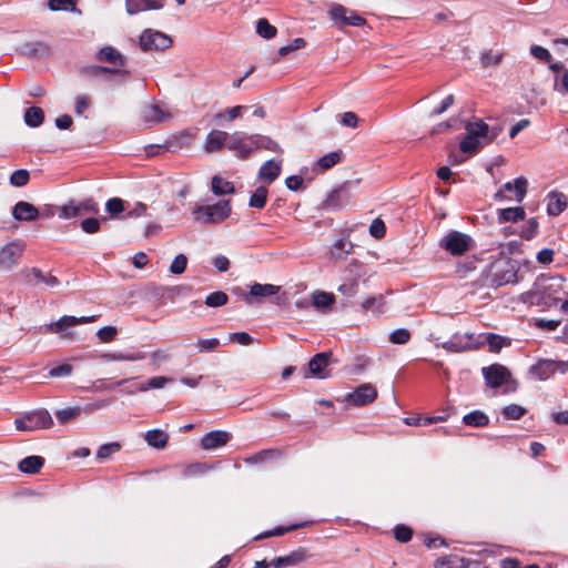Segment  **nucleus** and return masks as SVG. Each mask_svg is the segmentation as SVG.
<instances>
[{
    "instance_id": "f03ea898",
    "label": "nucleus",
    "mask_w": 568,
    "mask_h": 568,
    "mask_svg": "<svg viewBox=\"0 0 568 568\" xmlns=\"http://www.w3.org/2000/svg\"><path fill=\"white\" fill-rule=\"evenodd\" d=\"M439 246L454 256L463 255L474 247V240L470 235L449 231L439 241Z\"/></svg>"
},
{
    "instance_id": "bb28decb",
    "label": "nucleus",
    "mask_w": 568,
    "mask_h": 568,
    "mask_svg": "<svg viewBox=\"0 0 568 568\" xmlns=\"http://www.w3.org/2000/svg\"><path fill=\"white\" fill-rule=\"evenodd\" d=\"M251 144L253 145V151L258 149H264L272 152L282 153L283 149L280 146V144L271 139L267 135L263 134H251Z\"/></svg>"
},
{
    "instance_id": "6ab92c4d",
    "label": "nucleus",
    "mask_w": 568,
    "mask_h": 568,
    "mask_svg": "<svg viewBox=\"0 0 568 568\" xmlns=\"http://www.w3.org/2000/svg\"><path fill=\"white\" fill-rule=\"evenodd\" d=\"M231 439V434L225 430H212L206 433L200 442L204 450H212L225 446Z\"/></svg>"
},
{
    "instance_id": "2eb2a0df",
    "label": "nucleus",
    "mask_w": 568,
    "mask_h": 568,
    "mask_svg": "<svg viewBox=\"0 0 568 568\" xmlns=\"http://www.w3.org/2000/svg\"><path fill=\"white\" fill-rule=\"evenodd\" d=\"M377 398V389L371 383H365L356 387L346 395V400L353 406H365Z\"/></svg>"
},
{
    "instance_id": "f3484780",
    "label": "nucleus",
    "mask_w": 568,
    "mask_h": 568,
    "mask_svg": "<svg viewBox=\"0 0 568 568\" xmlns=\"http://www.w3.org/2000/svg\"><path fill=\"white\" fill-rule=\"evenodd\" d=\"M351 200V192L346 184L333 190L324 201V207L331 211H337L345 207Z\"/></svg>"
},
{
    "instance_id": "c9c22d12",
    "label": "nucleus",
    "mask_w": 568,
    "mask_h": 568,
    "mask_svg": "<svg viewBox=\"0 0 568 568\" xmlns=\"http://www.w3.org/2000/svg\"><path fill=\"white\" fill-rule=\"evenodd\" d=\"M44 464L41 456H28L19 463V470L26 474H37Z\"/></svg>"
},
{
    "instance_id": "9b49d317",
    "label": "nucleus",
    "mask_w": 568,
    "mask_h": 568,
    "mask_svg": "<svg viewBox=\"0 0 568 568\" xmlns=\"http://www.w3.org/2000/svg\"><path fill=\"white\" fill-rule=\"evenodd\" d=\"M251 134L243 131H235L229 134L227 149L235 153L241 160H246L253 153Z\"/></svg>"
},
{
    "instance_id": "c85d7f7f",
    "label": "nucleus",
    "mask_w": 568,
    "mask_h": 568,
    "mask_svg": "<svg viewBox=\"0 0 568 568\" xmlns=\"http://www.w3.org/2000/svg\"><path fill=\"white\" fill-rule=\"evenodd\" d=\"M26 278L29 283L40 284L43 283L48 286H57L59 285V280L52 275H45L41 270L37 267H32L26 271Z\"/></svg>"
},
{
    "instance_id": "a18cd8bd",
    "label": "nucleus",
    "mask_w": 568,
    "mask_h": 568,
    "mask_svg": "<svg viewBox=\"0 0 568 568\" xmlns=\"http://www.w3.org/2000/svg\"><path fill=\"white\" fill-rule=\"evenodd\" d=\"M48 8L51 11H71L81 13L77 8L75 0H48Z\"/></svg>"
},
{
    "instance_id": "4be33fe9",
    "label": "nucleus",
    "mask_w": 568,
    "mask_h": 568,
    "mask_svg": "<svg viewBox=\"0 0 568 568\" xmlns=\"http://www.w3.org/2000/svg\"><path fill=\"white\" fill-rule=\"evenodd\" d=\"M141 116L146 123H160L171 119V114L158 104H148L141 111Z\"/></svg>"
},
{
    "instance_id": "49530a36",
    "label": "nucleus",
    "mask_w": 568,
    "mask_h": 568,
    "mask_svg": "<svg viewBox=\"0 0 568 568\" xmlns=\"http://www.w3.org/2000/svg\"><path fill=\"white\" fill-rule=\"evenodd\" d=\"M268 191L265 186H258L250 197L248 205L255 209H263L266 205Z\"/></svg>"
},
{
    "instance_id": "f8f14e48",
    "label": "nucleus",
    "mask_w": 568,
    "mask_h": 568,
    "mask_svg": "<svg viewBox=\"0 0 568 568\" xmlns=\"http://www.w3.org/2000/svg\"><path fill=\"white\" fill-rule=\"evenodd\" d=\"M331 19L339 27L353 26L362 27L366 20L355 11L345 8L342 4H333L328 11Z\"/></svg>"
},
{
    "instance_id": "7ed1b4c3",
    "label": "nucleus",
    "mask_w": 568,
    "mask_h": 568,
    "mask_svg": "<svg viewBox=\"0 0 568 568\" xmlns=\"http://www.w3.org/2000/svg\"><path fill=\"white\" fill-rule=\"evenodd\" d=\"M18 430L33 432L49 428L52 425V418L47 410H36L14 420Z\"/></svg>"
},
{
    "instance_id": "338daca9",
    "label": "nucleus",
    "mask_w": 568,
    "mask_h": 568,
    "mask_svg": "<svg viewBox=\"0 0 568 568\" xmlns=\"http://www.w3.org/2000/svg\"><path fill=\"white\" fill-rule=\"evenodd\" d=\"M187 265V258L184 254H179L174 257L173 262L170 265V272L173 274H182Z\"/></svg>"
},
{
    "instance_id": "7c9ffc66",
    "label": "nucleus",
    "mask_w": 568,
    "mask_h": 568,
    "mask_svg": "<svg viewBox=\"0 0 568 568\" xmlns=\"http://www.w3.org/2000/svg\"><path fill=\"white\" fill-rule=\"evenodd\" d=\"M83 73L98 74V73H112L120 78L119 83H123L130 77V71L126 69L109 68L103 65H90L83 69Z\"/></svg>"
},
{
    "instance_id": "b1692460",
    "label": "nucleus",
    "mask_w": 568,
    "mask_h": 568,
    "mask_svg": "<svg viewBox=\"0 0 568 568\" xmlns=\"http://www.w3.org/2000/svg\"><path fill=\"white\" fill-rule=\"evenodd\" d=\"M97 59L99 61L120 67L126 63V58L119 50L111 45L101 48L97 53Z\"/></svg>"
},
{
    "instance_id": "13d9d810",
    "label": "nucleus",
    "mask_w": 568,
    "mask_h": 568,
    "mask_svg": "<svg viewBox=\"0 0 568 568\" xmlns=\"http://www.w3.org/2000/svg\"><path fill=\"white\" fill-rule=\"evenodd\" d=\"M121 449V445L116 442L103 444L97 452L98 459H106L112 454L118 453Z\"/></svg>"
},
{
    "instance_id": "cd10ccee",
    "label": "nucleus",
    "mask_w": 568,
    "mask_h": 568,
    "mask_svg": "<svg viewBox=\"0 0 568 568\" xmlns=\"http://www.w3.org/2000/svg\"><path fill=\"white\" fill-rule=\"evenodd\" d=\"M281 162L274 160L266 161L258 170V178L266 183H273L281 174Z\"/></svg>"
},
{
    "instance_id": "f704fd0d",
    "label": "nucleus",
    "mask_w": 568,
    "mask_h": 568,
    "mask_svg": "<svg viewBox=\"0 0 568 568\" xmlns=\"http://www.w3.org/2000/svg\"><path fill=\"white\" fill-rule=\"evenodd\" d=\"M567 207L566 196L562 193H551L547 204L549 215L557 216Z\"/></svg>"
},
{
    "instance_id": "a211bd4d",
    "label": "nucleus",
    "mask_w": 568,
    "mask_h": 568,
    "mask_svg": "<svg viewBox=\"0 0 568 568\" xmlns=\"http://www.w3.org/2000/svg\"><path fill=\"white\" fill-rule=\"evenodd\" d=\"M229 134L216 129L210 131L204 140L203 150L211 154L221 151L224 146L227 148Z\"/></svg>"
},
{
    "instance_id": "72a5a7b5",
    "label": "nucleus",
    "mask_w": 568,
    "mask_h": 568,
    "mask_svg": "<svg viewBox=\"0 0 568 568\" xmlns=\"http://www.w3.org/2000/svg\"><path fill=\"white\" fill-rule=\"evenodd\" d=\"M531 372L539 379H547L557 372V361L545 359L532 366Z\"/></svg>"
},
{
    "instance_id": "603ef678",
    "label": "nucleus",
    "mask_w": 568,
    "mask_h": 568,
    "mask_svg": "<svg viewBox=\"0 0 568 568\" xmlns=\"http://www.w3.org/2000/svg\"><path fill=\"white\" fill-rule=\"evenodd\" d=\"M503 57L504 54L501 52H493V50H486L480 55V62L485 68L490 65H499Z\"/></svg>"
},
{
    "instance_id": "2f4dec72",
    "label": "nucleus",
    "mask_w": 568,
    "mask_h": 568,
    "mask_svg": "<svg viewBox=\"0 0 568 568\" xmlns=\"http://www.w3.org/2000/svg\"><path fill=\"white\" fill-rule=\"evenodd\" d=\"M497 214H498V221L500 223H503V222L516 223L518 221H523L526 216V212H525L524 207H521V206L499 209L497 211Z\"/></svg>"
},
{
    "instance_id": "aec40b11",
    "label": "nucleus",
    "mask_w": 568,
    "mask_h": 568,
    "mask_svg": "<svg viewBox=\"0 0 568 568\" xmlns=\"http://www.w3.org/2000/svg\"><path fill=\"white\" fill-rule=\"evenodd\" d=\"M12 216L19 222H33L40 217V211L29 202L19 201L12 207Z\"/></svg>"
},
{
    "instance_id": "c03bdc74",
    "label": "nucleus",
    "mask_w": 568,
    "mask_h": 568,
    "mask_svg": "<svg viewBox=\"0 0 568 568\" xmlns=\"http://www.w3.org/2000/svg\"><path fill=\"white\" fill-rule=\"evenodd\" d=\"M342 162V151H333L323 155L317 161V166L322 171H326Z\"/></svg>"
},
{
    "instance_id": "bf43d9fd",
    "label": "nucleus",
    "mask_w": 568,
    "mask_h": 568,
    "mask_svg": "<svg viewBox=\"0 0 568 568\" xmlns=\"http://www.w3.org/2000/svg\"><path fill=\"white\" fill-rule=\"evenodd\" d=\"M106 219L101 220L95 217H88L81 222V229L84 233L94 234L100 230L101 222H105Z\"/></svg>"
},
{
    "instance_id": "0e129e2a",
    "label": "nucleus",
    "mask_w": 568,
    "mask_h": 568,
    "mask_svg": "<svg viewBox=\"0 0 568 568\" xmlns=\"http://www.w3.org/2000/svg\"><path fill=\"white\" fill-rule=\"evenodd\" d=\"M111 404H112V399H110V398L98 399L95 402L85 404L81 409L85 414H92L97 410L109 407Z\"/></svg>"
},
{
    "instance_id": "f257e3e1",
    "label": "nucleus",
    "mask_w": 568,
    "mask_h": 568,
    "mask_svg": "<svg viewBox=\"0 0 568 568\" xmlns=\"http://www.w3.org/2000/svg\"><path fill=\"white\" fill-rule=\"evenodd\" d=\"M230 200H222L213 205H195L192 210L194 220L200 224H216L230 216Z\"/></svg>"
},
{
    "instance_id": "a19ab883",
    "label": "nucleus",
    "mask_w": 568,
    "mask_h": 568,
    "mask_svg": "<svg viewBox=\"0 0 568 568\" xmlns=\"http://www.w3.org/2000/svg\"><path fill=\"white\" fill-rule=\"evenodd\" d=\"M463 422L467 426L484 427L489 423V417L481 410H473L463 417Z\"/></svg>"
},
{
    "instance_id": "680f3d73",
    "label": "nucleus",
    "mask_w": 568,
    "mask_h": 568,
    "mask_svg": "<svg viewBox=\"0 0 568 568\" xmlns=\"http://www.w3.org/2000/svg\"><path fill=\"white\" fill-rule=\"evenodd\" d=\"M530 54L535 59L545 63H550L552 60V55L550 54V52L546 48L538 44L530 45Z\"/></svg>"
},
{
    "instance_id": "37998d69",
    "label": "nucleus",
    "mask_w": 568,
    "mask_h": 568,
    "mask_svg": "<svg viewBox=\"0 0 568 568\" xmlns=\"http://www.w3.org/2000/svg\"><path fill=\"white\" fill-rule=\"evenodd\" d=\"M44 113L39 106H30L24 112V122L31 128H37L42 124Z\"/></svg>"
},
{
    "instance_id": "6e6d98bb",
    "label": "nucleus",
    "mask_w": 568,
    "mask_h": 568,
    "mask_svg": "<svg viewBox=\"0 0 568 568\" xmlns=\"http://www.w3.org/2000/svg\"><path fill=\"white\" fill-rule=\"evenodd\" d=\"M383 305H384V297L382 295L371 296L362 303L363 310L372 311L374 313H381Z\"/></svg>"
},
{
    "instance_id": "473e14b6",
    "label": "nucleus",
    "mask_w": 568,
    "mask_h": 568,
    "mask_svg": "<svg viewBox=\"0 0 568 568\" xmlns=\"http://www.w3.org/2000/svg\"><path fill=\"white\" fill-rule=\"evenodd\" d=\"M145 357L144 353H103L100 358L104 362H136Z\"/></svg>"
},
{
    "instance_id": "0eeeda50",
    "label": "nucleus",
    "mask_w": 568,
    "mask_h": 568,
    "mask_svg": "<svg viewBox=\"0 0 568 568\" xmlns=\"http://www.w3.org/2000/svg\"><path fill=\"white\" fill-rule=\"evenodd\" d=\"M139 43L142 51L165 50L171 47L172 40L163 32L146 29L140 36Z\"/></svg>"
},
{
    "instance_id": "58836bf2",
    "label": "nucleus",
    "mask_w": 568,
    "mask_h": 568,
    "mask_svg": "<svg viewBox=\"0 0 568 568\" xmlns=\"http://www.w3.org/2000/svg\"><path fill=\"white\" fill-rule=\"evenodd\" d=\"M476 342L479 343V346L487 344L491 352H499L506 344V339L504 337L494 333H487L483 336H479Z\"/></svg>"
},
{
    "instance_id": "864d4df0",
    "label": "nucleus",
    "mask_w": 568,
    "mask_h": 568,
    "mask_svg": "<svg viewBox=\"0 0 568 568\" xmlns=\"http://www.w3.org/2000/svg\"><path fill=\"white\" fill-rule=\"evenodd\" d=\"M105 210L111 216L116 217L120 213L125 211V201L120 197H112L106 201Z\"/></svg>"
},
{
    "instance_id": "e2e57ef3",
    "label": "nucleus",
    "mask_w": 568,
    "mask_h": 568,
    "mask_svg": "<svg viewBox=\"0 0 568 568\" xmlns=\"http://www.w3.org/2000/svg\"><path fill=\"white\" fill-rule=\"evenodd\" d=\"M357 290H358V281L355 277L349 278L348 281H346L345 283L341 284L337 287V291L347 297L354 296L357 293Z\"/></svg>"
},
{
    "instance_id": "ea45409f",
    "label": "nucleus",
    "mask_w": 568,
    "mask_h": 568,
    "mask_svg": "<svg viewBox=\"0 0 568 568\" xmlns=\"http://www.w3.org/2000/svg\"><path fill=\"white\" fill-rule=\"evenodd\" d=\"M335 302V296L327 292H315L313 294L312 304L317 310L326 311L332 307Z\"/></svg>"
},
{
    "instance_id": "39448f33",
    "label": "nucleus",
    "mask_w": 568,
    "mask_h": 568,
    "mask_svg": "<svg viewBox=\"0 0 568 568\" xmlns=\"http://www.w3.org/2000/svg\"><path fill=\"white\" fill-rule=\"evenodd\" d=\"M98 214L99 213V205L98 203L89 197L84 199L82 201H70L69 203L64 204L60 209L59 216L61 219H71L75 217L82 214Z\"/></svg>"
},
{
    "instance_id": "4468645a",
    "label": "nucleus",
    "mask_w": 568,
    "mask_h": 568,
    "mask_svg": "<svg viewBox=\"0 0 568 568\" xmlns=\"http://www.w3.org/2000/svg\"><path fill=\"white\" fill-rule=\"evenodd\" d=\"M281 287L274 284L255 283L250 287L247 293L241 292V296L248 305L261 303L263 298L274 296L280 292Z\"/></svg>"
},
{
    "instance_id": "4c0bfd02",
    "label": "nucleus",
    "mask_w": 568,
    "mask_h": 568,
    "mask_svg": "<svg viewBox=\"0 0 568 568\" xmlns=\"http://www.w3.org/2000/svg\"><path fill=\"white\" fill-rule=\"evenodd\" d=\"M353 247H354V245L349 240H347L345 237L338 239L337 241L334 242V244L332 246L331 255L335 260L343 258L347 254L352 253Z\"/></svg>"
},
{
    "instance_id": "9d476101",
    "label": "nucleus",
    "mask_w": 568,
    "mask_h": 568,
    "mask_svg": "<svg viewBox=\"0 0 568 568\" xmlns=\"http://www.w3.org/2000/svg\"><path fill=\"white\" fill-rule=\"evenodd\" d=\"M97 320L95 315L91 316H69L64 315L57 322H52L45 326L48 332L51 333H62V338L70 339L72 337L71 333H65L68 328L73 327L79 324H88L92 323Z\"/></svg>"
},
{
    "instance_id": "ddd939ff",
    "label": "nucleus",
    "mask_w": 568,
    "mask_h": 568,
    "mask_svg": "<svg viewBox=\"0 0 568 568\" xmlns=\"http://www.w3.org/2000/svg\"><path fill=\"white\" fill-rule=\"evenodd\" d=\"M475 334L473 333H456L448 341L444 342L440 346L450 353H460L469 349H477L479 343L476 342Z\"/></svg>"
},
{
    "instance_id": "6e6552de",
    "label": "nucleus",
    "mask_w": 568,
    "mask_h": 568,
    "mask_svg": "<svg viewBox=\"0 0 568 568\" xmlns=\"http://www.w3.org/2000/svg\"><path fill=\"white\" fill-rule=\"evenodd\" d=\"M24 248V243L18 240L4 244L0 248V268L9 271L17 265Z\"/></svg>"
},
{
    "instance_id": "1a4fd4ad",
    "label": "nucleus",
    "mask_w": 568,
    "mask_h": 568,
    "mask_svg": "<svg viewBox=\"0 0 568 568\" xmlns=\"http://www.w3.org/2000/svg\"><path fill=\"white\" fill-rule=\"evenodd\" d=\"M465 130L466 133L478 140H483L486 144L491 143L501 132L500 128H489L481 119L468 121L465 125Z\"/></svg>"
},
{
    "instance_id": "393cba45",
    "label": "nucleus",
    "mask_w": 568,
    "mask_h": 568,
    "mask_svg": "<svg viewBox=\"0 0 568 568\" xmlns=\"http://www.w3.org/2000/svg\"><path fill=\"white\" fill-rule=\"evenodd\" d=\"M247 110L246 105H235L232 108H227L222 110L213 115V121L217 125H223L229 122H233L234 120L241 118L243 113Z\"/></svg>"
},
{
    "instance_id": "69168bd1",
    "label": "nucleus",
    "mask_w": 568,
    "mask_h": 568,
    "mask_svg": "<svg viewBox=\"0 0 568 568\" xmlns=\"http://www.w3.org/2000/svg\"><path fill=\"white\" fill-rule=\"evenodd\" d=\"M538 232V222L535 217H531L527 221L526 225L523 227L520 236L525 240H531Z\"/></svg>"
},
{
    "instance_id": "5701e85b",
    "label": "nucleus",
    "mask_w": 568,
    "mask_h": 568,
    "mask_svg": "<svg viewBox=\"0 0 568 568\" xmlns=\"http://www.w3.org/2000/svg\"><path fill=\"white\" fill-rule=\"evenodd\" d=\"M307 558V554L305 549H297L295 551H292L291 554L282 557H277L272 560L270 566L274 568H285L288 566H295L300 562H302L304 559Z\"/></svg>"
},
{
    "instance_id": "423d86ee",
    "label": "nucleus",
    "mask_w": 568,
    "mask_h": 568,
    "mask_svg": "<svg viewBox=\"0 0 568 568\" xmlns=\"http://www.w3.org/2000/svg\"><path fill=\"white\" fill-rule=\"evenodd\" d=\"M542 298L549 305H557L561 301L560 294H565V278L560 275L550 276L540 284Z\"/></svg>"
},
{
    "instance_id": "4d7b16f0",
    "label": "nucleus",
    "mask_w": 568,
    "mask_h": 568,
    "mask_svg": "<svg viewBox=\"0 0 568 568\" xmlns=\"http://www.w3.org/2000/svg\"><path fill=\"white\" fill-rule=\"evenodd\" d=\"M410 341V332L406 328H397L389 334V342L397 345H405Z\"/></svg>"
},
{
    "instance_id": "412c9836",
    "label": "nucleus",
    "mask_w": 568,
    "mask_h": 568,
    "mask_svg": "<svg viewBox=\"0 0 568 568\" xmlns=\"http://www.w3.org/2000/svg\"><path fill=\"white\" fill-rule=\"evenodd\" d=\"M164 0H125V9L129 14H136L146 10H159L163 8Z\"/></svg>"
},
{
    "instance_id": "09e8293b",
    "label": "nucleus",
    "mask_w": 568,
    "mask_h": 568,
    "mask_svg": "<svg viewBox=\"0 0 568 568\" xmlns=\"http://www.w3.org/2000/svg\"><path fill=\"white\" fill-rule=\"evenodd\" d=\"M276 28L266 19L262 18L256 22V33L264 39H272L276 36Z\"/></svg>"
},
{
    "instance_id": "20e7f679",
    "label": "nucleus",
    "mask_w": 568,
    "mask_h": 568,
    "mask_svg": "<svg viewBox=\"0 0 568 568\" xmlns=\"http://www.w3.org/2000/svg\"><path fill=\"white\" fill-rule=\"evenodd\" d=\"M528 181L524 176L517 178L514 182H506L504 186L496 192L497 201L521 202L527 193Z\"/></svg>"
},
{
    "instance_id": "774afa93",
    "label": "nucleus",
    "mask_w": 568,
    "mask_h": 568,
    "mask_svg": "<svg viewBox=\"0 0 568 568\" xmlns=\"http://www.w3.org/2000/svg\"><path fill=\"white\" fill-rule=\"evenodd\" d=\"M394 537L400 542H407L413 537V530L404 525H397L394 528Z\"/></svg>"
},
{
    "instance_id": "052dcab7",
    "label": "nucleus",
    "mask_w": 568,
    "mask_h": 568,
    "mask_svg": "<svg viewBox=\"0 0 568 568\" xmlns=\"http://www.w3.org/2000/svg\"><path fill=\"white\" fill-rule=\"evenodd\" d=\"M29 179H30L29 172L24 169H20V170H16L11 174L10 183L13 186L22 187L29 182Z\"/></svg>"
},
{
    "instance_id": "8fccbe9b",
    "label": "nucleus",
    "mask_w": 568,
    "mask_h": 568,
    "mask_svg": "<svg viewBox=\"0 0 568 568\" xmlns=\"http://www.w3.org/2000/svg\"><path fill=\"white\" fill-rule=\"evenodd\" d=\"M81 407H67L55 412V417L59 423L65 424L69 420L77 418L81 415Z\"/></svg>"
},
{
    "instance_id": "e433bc0d",
    "label": "nucleus",
    "mask_w": 568,
    "mask_h": 568,
    "mask_svg": "<svg viewBox=\"0 0 568 568\" xmlns=\"http://www.w3.org/2000/svg\"><path fill=\"white\" fill-rule=\"evenodd\" d=\"M211 190L215 195L232 194L235 192L233 183L219 175L212 178Z\"/></svg>"
},
{
    "instance_id": "5fc2aeb1",
    "label": "nucleus",
    "mask_w": 568,
    "mask_h": 568,
    "mask_svg": "<svg viewBox=\"0 0 568 568\" xmlns=\"http://www.w3.org/2000/svg\"><path fill=\"white\" fill-rule=\"evenodd\" d=\"M506 419H520L526 414V408L517 404L505 406L501 412Z\"/></svg>"
},
{
    "instance_id": "3c124183",
    "label": "nucleus",
    "mask_w": 568,
    "mask_h": 568,
    "mask_svg": "<svg viewBox=\"0 0 568 568\" xmlns=\"http://www.w3.org/2000/svg\"><path fill=\"white\" fill-rule=\"evenodd\" d=\"M229 296L222 291H216L209 294L205 298V305L209 307H220L227 303Z\"/></svg>"
},
{
    "instance_id": "79ce46f5",
    "label": "nucleus",
    "mask_w": 568,
    "mask_h": 568,
    "mask_svg": "<svg viewBox=\"0 0 568 568\" xmlns=\"http://www.w3.org/2000/svg\"><path fill=\"white\" fill-rule=\"evenodd\" d=\"M487 145L483 142V140H478L468 133H466L465 138L460 141L459 149L463 153H477L481 148Z\"/></svg>"
},
{
    "instance_id": "dca6fc26",
    "label": "nucleus",
    "mask_w": 568,
    "mask_h": 568,
    "mask_svg": "<svg viewBox=\"0 0 568 568\" xmlns=\"http://www.w3.org/2000/svg\"><path fill=\"white\" fill-rule=\"evenodd\" d=\"M487 386L498 388L510 378V372L500 364H493L481 369Z\"/></svg>"
},
{
    "instance_id": "a878e982",
    "label": "nucleus",
    "mask_w": 568,
    "mask_h": 568,
    "mask_svg": "<svg viewBox=\"0 0 568 568\" xmlns=\"http://www.w3.org/2000/svg\"><path fill=\"white\" fill-rule=\"evenodd\" d=\"M328 353H318L308 362V373L313 377L325 378L324 369L329 362Z\"/></svg>"
},
{
    "instance_id": "c756f323",
    "label": "nucleus",
    "mask_w": 568,
    "mask_h": 568,
    "mask_svg": "<svg viewBox=\"0 0 568 568\" xmlns=\"http://www.w3.org/2000/svg\"><path fill=\"white\" fill-rule=\"evenodd\" d=\"M144 439L149 446L163 449L168 445L169 435L164 430L155 428L148 430L144 435Z\"/></svg>"
},
{
    "instance_id": "de8ad7c7",
    "label": "nucleus",
    "mask_w": 568,
    "mask_h": 568,
    "mask_svg": "<svg viewBox=\"0 0 568 568\" xmlns=\"http://www.w3.org/2000/svg\"><path fill=\"white\" fill-rule=\"evenodd\" d=\"M170 382H171V378H168L165 376H155V377L150 378L145 383L141 384L138 387V390L146 392L149 389H160V388H163Z\"/></svg>"
}]
</instances>
